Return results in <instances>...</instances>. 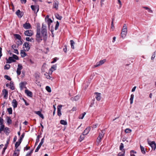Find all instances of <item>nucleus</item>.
I'll return each instance as SVG.
<instances>
[{
	"label": "nucleus",
	"mask_w": 156,
	"mask_h": 156,
	"mask_svg": "<svg viewBox=\"0 0 156 156\" xmlns=\"http://www.w3.org/2000/svg\"><path fill=\"white\" fill-rule=\"evenodd\" d=\"M41 34L42 36L43 37V40H45L47 38V31L46 29V26H45L44 24H42L41 29Z\"/></svg>",
	"instance_id": "1"
},
{
	"label": "nucleus",
	"mask_w": 156,
	"mask_h": 156,
	"mask_svg": "<svg viewBox=\"0 0 156 156\" xmlns=\"http://www.w3.org/2000/svg\"><path fill=\"white\" fill-rule=\"evenodd\" d=\"M36 40L38 43L40 42L42 40L41 35L40 29H37L36 35Z\"/></svg>",
	"instance_id": "2"
},
{
	"label": "nucleus",
	"mask_w": 156,
	"mask_h": 156,
	"mask_svg": "<svg viewBox=\"0 0 156 156\" xmlns=\"http://www.w3.org/2000/svg\"><path fill=\"white\" fill-rule=\"evenodd\" d=\"M147 141L148 144L151 147L152 149L155 150L156 148V144L154 141H151L149 139H147Z\"/></svg>",
	"instance_id": "3"
},
{
	"label": "nucleus",
	"mask_w": 156,
	"mask_h": 156,
	"mask_svg": "<svg viewBox=\"0 0 156 156\" xmlns=\"http://www.w3.org/2000/svg\"><path fill=\"white\" fill-rule=\"evenodd\" d=\"M2 94L3 96L4 99H7L8 94V92L7 90L5 89H3L2 91Z\"/></svg>",
	"instance_id": "4"
},
{
	"label": "nucleus",
	"mask_w": 156,
	"mask_h": 156,
	"mask_svg": "<svg viewBox=\"0 0 156 156\" xmlns=\"http://www.w3.org/2000/svg\"><path fill=\"white\" fill-rule=\"evenodd\" d=\"M4 120L1 117H0V133L3 131L4 128V125H3Z\"/></svg>",
	"instance_id": "5"
},
{
	"label": "nucleus",
	"mask_w": 156,
	"mask_h": 156,
	"mask_svg": "<svg viewBox=\"0 0 156 156\" xmlns=\"http://www.w3.org/2000/svg\"><path fill=\"white\" fill-rule=\"evenodd\" d=\"M24 34L25 36L31 37L33 34V32L31 30H28L25 31Z\"/></svg>",
	"instance_id": "6"
},
{
	"label": "nucleus",
	"mask_w": 156,
	"mask_h": 156,
	"mask_svg": "<svg viewBox=\"0 0 156 156\" xmlns=\"http://www.w3.org/2000/svg\"><path fill=\"white\" fill-rule=\"evenodd\" d=\"M30 43L29 42H25L23 44V46L25 48L24 51H28L30 49Z\"/></svg>",
	"instance_id": "7"
},
{
	"label": "nucleus",
	"mask_w": 156,
	"mask_h": 156,
	"mask_svg": "<svg viewBox=\"0 0 156 156\" xmlns=\"http://www.w3.org/2000/svg\"><path fill=\"white\" fill-rule=\"evenodd\" d=\"M23 66L20 64H18L17 69L16 73L18 75H20L21 74V70L22 69Z\"/></svg>",
	"instance_id": "8"
},
{
	"label": "nucleus",
	"mask_w": 156,
	"mask_h": 156,
	"mask_svg": "<svg viewBox=\"0 0 156 156\" xmlns=\"http://www.w3.org/2000/svg\"><path fill=\"white\" fill-rule=\"evenodd\" d=\"M31 8L33 11L35 13H37L39 10L38 6H35L33 5H31Z\"/></svg>",
	"instance_id": "9"
},
{
	"label": "nucleus",
	"mask_w": 156,
	"mask_h": 156,
	"mask_svg": "<svg viewBox=\"0 0 156 156\" xmlns=\"http://www.w3.org/2000/svg\"><path fill=\"white\" fill-rule=\"evenodd\" d=\"M106 61V59H104L102 60H101L99 62L96 63V64L94 65V67H96L103 64Z\"/></svg>",
	"instance_id": "10"
},
{
	"label": "nucleus",
	"mask_w": 156,
	"mask_h": 156,
	"mask_svg": "<svg viewBox=\"0 0 156 156\" xmlns=\"http://www.w3.org/2000/svg\"><path fill=\"white\" fill-rule=\"evenodd\" d=\"M44 138H43L41 139V141L40 143L38 145V146L37 147L36 149H35V152H37L39 150L41 147V146L44 143Z\"/></svg>",
	"instance_id": "11"
},
{
	"label": "nucleus",
	"mask_w": 156,
	"mask_h": 156,
	"mask_svg": "<svg viewBox=\"0 0 156 156\" xmlns=\"http://www.w3.org/2000/svg\"><path fill=\"white\" fill-rule=\"evenodd\" d=\"M27 84V82L26 81L22 82L19 84L21 90H22L24 88V87Z\"/></svg>",
	"instance_id": "12"
},
{
	"label": "nucleus",
	"mask_w": 156,
	"mask_h": 156,
	"mask_svg": "<svg viewBox=\"0 0 156 156\" xmlns=\"http://www.w3.org/2000/svg\"><path fill=\"white\" fill-rule=\"evenodd\" d=\"M25 93L28 96L31 97L33 96L32 93L27 89L25 90Z\"/></svg>",
	"instance_id": "13"
},
{
	"label": "nucleus",
	"mask_w": 156,
	"mask_h": 156,
	"mask_svg": "<svg viewBox=\"0 0 156 156\" xmlns=\"http://www.w3.org/2000/svg\"><path fill=\"white\" fill-rule=\"evenodd\" d=\"M23 27L26 29H29L31 27V25L29 23H26L23 25Z\"/></svg>",
	"instance_id": "14"
},
{
	"label": "nucleus",
	"mask_w": 156,
	"mask_h": 156,
	"mask_svg": "<svg viewBox=\"0 0 156 156\" xmlns=\"http://www.w3.org/2000/svg\"><path fill=\"white\" fill-rule=\"evenodd\" d=\"M12 104L14 108H15L17 106L18 103L16 101L15 99L13 100Z\"/></svg>",
	"instance_id": "15"
},
{
	"label": "nucleus",
	"mask_w": 156,
	"mask_h": 156,
	"mask_svg": "<svg viewBox=\"0 0 156 156\" xmlns=\"http://www.w3.org/2000/svg\"><path fill=\"white\" fill-rule=\"evenodd\" d=\"M3 131H4L5 133L7 135H9L10 132V129L7 127H4Z\"/></svg>",
	"instance_id": "16"
},
{
	"label": "nucleus",
	"mask_w": 156,
	"mask_h": 156,
	"mask_svg": "<svg viewBox=\"0 0 156 156\" xmlns=\"http://www.w3.org/2000/svg\"><path fill=\"white\" fill-rule=\"evenodd\" d=\"M7 63H10L12 62H14L15 60L13 59V58L12 57H9L8 59H7Z\"/></svg>",
	"instance_id": "17"
},
{
	"label": "nucleus",
	"mask_w": 156,
	"mask_h": 156,
	"mask_svg": "<svg viewBox=\"0 0 156 156\" xmlns=\"http://www.w3.org/2000/svg\"><path fill=\"white\" fill-rule=\"evenodd\" d=\"M16 13L19 17L20 18L22 17L23 15V13L22 12H21L20 10H18L16 11Z\"/></svg>",
	"instance_id": "18"
},
{
	"label": "nucleus",
	"mask_w": 156,
	"mask_h": 156,
	"mask_svg": "<svg viewBox=\"0 0 156 156\" xmlns=\"http://www.w3.org/2000/svg\"><path fill=\"white\" fill-rule=\"evenodd\" d=\"M20 150L19 149H15L14 151L13 156H18L20 154Z\"/></svg>",
	"instance_id": "19"
},
{
	"label": "nucleus",
	"mask_w": 156,
	"mask_h": 156,
	"mask_svg": "<svg viewBox=\"0 0 156 156\" xmlns=\"http://www.w3.org/2000/svg\"><path fill=\"white\" fill-rule=\"evenodd\" d=\"M90 127H88L87 128L83 133V135H87L89 133V131L90 130Z\"/></svg>",
	"instance_id": "20"
},
{
	"label": "nucleus",
	"mask_w": 156,
	"mask_h": 156,
	"mask_svg": "<svg viewBox=\"0 0 156 156\" xmlns=\"http://www.w3.org/2000/svg\"><path fill=\"white\" fill-rule=\"evenodd\" d=\"M105 133L104 130L101 131V132L99 134V136L98 137L99 138V139H102L105 134Z\"/></svg>",
	"instance_id": "21"
},
{
	"label": "nucleus",
	"mask_w": 156,
	"mask_h": 156,
	"mask_svg": "<svg viewBox=\"0 0 156 156\" xmlns=\"http://www.w3.org/2000/svg\"><path fill=\"white\" fill-rule=\"evenodd\" d=\"M34 113L38 115L42 119H44V117L43 115L41 113V112L40 111H35Z\"/></svg>",
	"instance_id": "22"
},
{
	"label": "nucleus",
	"mask_w": 156,
	"mask_h": 156,
	"mask_svg": "<svg viewBox=\"0 0 156 156\" xmlns=\"http://www.w3.org/2000/svg\"><path fill=\"white\" fill-rule=\"evenodd\" d=\"M95 93L96 94L95 98L98 101H100L101 98L100 96V94L97 92H96Z\"/></svg>",
	"instance_id": "23"
},
{
	"label": "nucleus",
	"mask_w": 156,
	"mask_h": 156,
	"mask_svg": "<svg viewBox=\"0 0 156 156\" xmlns=\"http://www.w3.org/2000/svg\"><path fill=\"white\" fill-rule=\"evenodd\" d=\"M57 66L56 65H54L51 66L50 69V70L52 73L53 72L56 70Z\"/></svg>",
	"instance_id": "24"
},
{
	"label": "nucleus",
	"mask_w": 156,
	"mask_h": 156,
	"mask_svg": "<svg viewBox=\"0 0 156 156\" xmlns=\"http://www.w3.org/2000/svg\"><path fill=\"white\" fill-rule=\"evenodd\" d=\"M127 33V31H122L121 33V36L124 38L125 37Z\"/></svg>",
	"instance_id": "25"
},
{
	"label": "nucleus",
	"mask_w": 156,
	"mask_h": 156,
	"mask_svg": "<svg viewBox=\"0 0 156 156\" xmlns=\"http://www.w3.org/2000/svg\"><path fill=\"white\" fill-rule=\"evenodd\" d=\"M26 40L27 41L31 42H34V38L32 37L30 38L29 37H27L26 38Z\"/></svg>",
	"instance_id": "26"
},
{
	"label": "nucleus",
	"mask_w": 156,
	"mask_h": 156,
	"mask_svg": "<svg viewBox=\"0 0 156 156\" xmlns=\"http://www.w3.org/2000/svg\"><path fill=\"white\" fill-rule=\"evenodd\" d=\"M7 122L8 124H10L12 123V121L10 118L8 116L6 117Z\"/></svg>",
	"instance_id": "27"
},
{
	"label": "nucleus",
	"mask_w": 156,
	"mask_h": 156,
	"mask_svg": "<svg viewBox=\"0 0 156 156\" xmlns=\"http://www.w3.org/2000/svg\"><path fill=\"white\" fill-rule=\"evenodd\" d=\"M21 56L22 57H25L27 54L23 50H21L20 51Z\"/></svg>",
	"instance_id": "28"
},
{
	"label": "nucleus",
	"mask_w": 156,
	"mask_h": 156,
	"mask_svg": "<svg viewBox=\"0 0 156 156\" xmlns=\"http://www.w3.org/2000/svg\"><path fill=\"white\" fill-rule=\"evenodd\" d=\"M14 36L17 39L20 40L21 39V36L20 35L18 34H14Z\"/></svg>",
	"instance_id": "29"
},
{
	"label": "nucleus",
	"mask_w": 156,
	"mask_h": 156,
	"mask_svg": "<svg viewBox=\"0 0 156 156\" xmlns=\"http://www.w3.org/2000/svg\"><path fill=\"white\" fill-rule=\"evenodd\" d=\"M58 2H55L53 3V7L55 8L56 9H58Z\"/></svg>",
	"instance_id": "30"
},
{
	"label": "nucleus",
	"mask_w": 156,
	"mask_h": 156,
	"mask_svg": "<svg viewBox=\"0 0 156 156\" xmlns=\"http://www.w3.org/2000/svg\"><path fill=\"white\" fill-rule=\"evenodd\" d=\"M134 97V95L133 94H132L131 95L130 98V104H132L133 103V99Z\"/></svg>",
	"instance_id": "31"
},
{
	"label": "nucleus",
	"mask_w": 156,
	"mask_h": 156,
	"mask_svg": "<svg viewBox=\"0 0 156 156\" xmlns=\"http://www.w3.org/2000/svg\"><path fill=\"white\" fill-rule=\"evenodd\" d=\"M70 43L71 48L73 49H74V45L75 44L74 41L72 40H71L70 41Z\"/></svg>",
	"instance_id": "32"
},
{
	"label": "nucleus",
	"mask_w": 156,
	"mask_h": 156,
	"mask_svg": "<svg viewBox=\"0 0 156 156\" xmlns=\"http://www.w3.org/2000/svg\"><path fill=\"white\" fill-rule=\"evenodd\" d=\"M55 17L58 20H61L62 17L60 16L58 14L56 13L55 14Z\"/></svg>",
	"instance_id": "33"
},
{
	"label": "nucleus",
	"mask_w": 156,
	"mask_h": 156,
	"mask_svg": "<svg viewBox=\"0 0 156 156\" xmlns=\"http://www.w3.org/2000/svg\"><path fill=\"white\" fill-rule=\"evenodd\" d=\"M140 148L142 153L144 154H145V151L144 150V147L141 145H140Z\"/></svg>",
	"instance_id": "34"
},
{
	"label": "nucleus",
	"mask_w": 156,
	"mask_h": 156,
	"mask_svg": "<svg viewBox=\"0 0 156 156\" xmlns=\"http://www.w3.org/2000/svg\"><path fill=\"white\" fill-rule=\"evenodd\" d=\"M60 123L64 125H66L67 124V122L64 120H61L60 121Z\"/></svg>",
	"instance_id": "35"
},
{
	"label": "nucleus",
	"mask_w": 156,
	"mask_h": 156,
	"mask_svg": "<svg viewBox=\"0 0 156 156\" xmlns=\"http://www.w3.org/2000/svg\"><path fill=\"white\" fill-rule=\"evenodd\" d=\"M85 114L86 113L85 112H83V113H82L79 116V118L80 119H83Z\"/></svg>",
	"instance_id": "36"
},
{
	"label": "nucleus",
	"mask_w": 156,
	"mask_h": 156,
	"mask_svg": "<svg viewBox=\"0 0 156 156\" xmlns=\"http://www.w3.org/2000/svg\"><path fill=\"white\" fill-rule=\"evenodd\" d=\"M130 156H135L134 154L135 153H136V152L134 150H131L130 151Z\"/></svg>",
	"instance_id": "37"
},
{
	"label": "nucleus",
	"mask_w": 156,
	"mask_h": 156,
	"mask_svg": "<svg viewBox=\"0 0 156 156\" xmlns=\"http://www.w3.org/2000/svg\"><path fill=\"white\" fill-rule=\"evenodd\" d=\"M9 87L10 89L12 90H14L15 87L13 83H12L11 82L10 83Z\"/></svg>",
	"instance_id": "38"
},
{
	"label": "nucleus",
	"mask_w": 156,
	"mask_h": 156,
	"mask_svg": "<svg viewBox=\"0 0 156 156\" xmlns=\"http://www.w3.org/2000/svg\"><path fill=\"white\" fill-rule=\"evenodd\" d=\"M7 111L9 114H12V109L11 108H7Z\"/></svg>",
	"instance_id": "39"
},
{
	"label": "nucleus",
	"mask_w": 156,
	"mask_h": 156,
	"mask_svg": "<svg viewBox=\"0 0 156 156\" xmlns=\"http://www.w3.org/2000/svg\"><path fill=\"white\" fill-rule=\"evenodd\" d=\"M45 89L49 93H50L51 92V88L48 86H47L46 87Z\"/></svg>",
	"instance_id": "40"
},
{
	"label": "nucleus",
	"mask_w": 156,
	"mask_h": 156,
	"mask_svg": "<svg viewBox=\"0 0 156 156\" xmlns=\"http://www.w3.org/2000/svg\"><path fill=\"white\" fill-rule=\"evenodd\" d=\"M59 22L58 21H57L56 22V25L55 27V30H57L58 27L59 26Z\"/></svg>",
	"instance_id": "41"
},
{
	"label": "nucleus",
	"mask_w": 156,
	"mask_h": 156,
	"mask_svg": "<svg viewBox=\"0 0 156 156\" xmlns=\"http://www.w3.org/2000/svg\"><path fill=\"white\" fill-rule=\"evenodd\" d=\"M44 75L45 76H46V78L48 79H51V80H52L51 77L49 75H48V74H45Z\"/></svg>",
	"instance_id": "42"
},
{
	"label": "nucleus",
	"mask_w": 156,
	"mask_h": 156,
	"mask_svg": "<svg viewBox=\"0 0 156 156\" xmlns=\"http://www.w3.org/2000/svg\"><path fill=\"white\" fill-rule=\"evenodd\" d=\"M125 131L126 133H131L132 130L129 129L127 128L125 130Z\"/></svg>",
	"instance_id": "43"
},
{
	"label": "nucleus",
	"mask_w": 156,
	"mask_h": 156,
	"mask_svg": "<svg viewBox=\"0 0 156 156\" xmlns=\"http://www.w3.org/2000/svg\"><path fill=\"white\" fill-rule=\"evenodd\" d=\"M4 77L6 79L9 80H11V79L10 78L9 76L7 75H5L4 76Z\"/></svg>",
	"instance_id": "44"
},
{
	"label": "nucleus",
	"mask_w": 156,
	"mask_h": 156,
	"mask_svg": "<svg viewBox=\"0 0 156 156\" xmlns=\"http://www.w3.org/2000/svg\"><path fill=\"white\" fill-rule=\"evenodd\" d=\"M20 144L18 142H16L15 144V149H18V146L20 145Z\"/></svg>",
	"instance_id": "45"
},
{
	"label": "nucleus",
	"mask_w": 156,
	"mask_h": 156,
	"mask_svg": "<svg viewBox=\"0 0 156 156\" xmlns=\"http://www.w3.org/2000/svg\"><path fill=\"white\" fill-rule=\"evenodd\" d=\"M10 67V66L9 64H6L4 66V69H8Z\"/></svg>",
	"instance_id": "46"
},
{
	"label": "nucleus",
	"mask_w": 156,
	"mask_h": 156,
	"mask_svg": "<svg viewBox=\"0 0 156 156\" xmlns=\"http://www.w3.org/2000/svg\"><path fill=\"white\" fill-rule=\"evenodd\" d=\"M84 135H83V133L82 135L80 136L79 140L80 141H82L83 139L84 138Z\"/></svg>",
	"instance_id": "47"
},
{
	"label": "nucleus",
	"mask_w": 156,
	"mask_h": 156,
	"mask_svg": "<svg viewBox=\"0 0 156 156\" xmlns=\"http://www.w3.org/2000/svg\"><path fill=\"white\" fill-rule=\"evenodd\" d=\"M40 136L38 135L37 136V138L36 140V142L35 144V145H37L39 140Z\"/></svg>",
	"instance_id": "48"
},
{
	"label": "nucleus",
	"mask_w": 156,
	"mask_h": 156,
	"mask_svg": "<svg viewBox=\"0 0 156 156\" xmlns=\"http://www.w3.org/2000/svg\"><path fill=\"white\" fill-rule=\"evenodd\" d=\"M124 147V145L123 143H121L119 147V149L120 150H122Z\"/></svg>",
	"instance_id": "49"
},
{
	"label": "nucleus",
	"mask_w": 156,
	"mask_h": 156,
	"mask_svg": "<svg viewBox=\"0 0 156 156\" xmlns=\"http://www.w3.org/2000/svg\"><path fill=\"white\" fill-rule=\"evenodd\" d=\"M10 140L9 139H7L6 141V143L5 144V147L6 146V147L7 148L8 147V145L9 144V142Z\"/></svg>",
	"instance_id": "50"
},
{
	"label": "nucleus",
	"mask_w": 156,
	"mask_h": 156,
	"mask_svg": "<svg viewBox=\"0 0 156 156\" xmlns=\"http://www.w3.org/2000/svg\"><path fill=\"white\" fill-rule=\"evenodd\" d=\"M13 58V59L16 60H18V57L15 55H13V57H12Z\"/></svg>",
	"instance_id": "51"
},
{
	"label": "nucleus",
	"mask_w": 156,
	"mask_h": 156,
	"mask_svg": "<svg viewBox=\"0 0 156 156\" xmlns=\"http://www.w3.org/2000/svg\"><path fill=\"white\" fill-rule=\"evenodd\" d=\"M101 139H99V138L98 137L97 140V142L98 144H99L101 142Z\"/></svg>",
	"instance_id": "52"
},
{
	"label": "nucleus",
	"mask_w": 156,
	"mask_h": 156,
	"mask_svg": "<svg viewBox=\"0 0 156 156\" xmlns=\"http://www.w3.org/2000/svg\"><path fill=\"white\" fill-rule=\"evenodd\" d=\"M32 151H31L27 153V154H26V156H31V154L32 153Z\"/></svg>",
	"instance_id": "53"
},
{
	"label": "nucleus",
	"mask_w": 156,
	"mask_h": 156,
	"mask_svg": "<svg viewBox=\"0 0 156 156\" xmlns=\"http://www.w3.org/2000/svg\"><path fill=\"white\" fill-rule=\"evenodd\" d=\"M79 98V96H75L74 98V100H75L76 101H77Z\"/></svg>",
	"instance_id": "54"
},
{
	"label": "nucleus",
	"mask_w": 156,
	"mask_h": 156,
	"mask_svg": "<svg viewBox=\"0 0 156 156\" xmlns=\"http://www.w3.org/2000/svg\"><path fill=\"white\" fill-rule=\"evenodd\" d=\"M7 148L6 147H4L3 148L2 152V154H3L5 152V150Z\"/></svg>",
	"instance_id": "55"
},
{
	"label": "nucleus",
	"mask_w": 156,
	"mask_h": 156,
	"mask_svg": "<svg viewBox=\"0 0 156 156\" xmlns=\"http://www.w3.org/2000/svg\"><path fill=\"white\" fill-rule=\"evenodd\" d=\"M125 153V151H124L122 154L119 153L118 154V156H124Z\"/></svg>",
	"instance_id": "56"
},
{
	"label": "nucleus",
	"mask_w": 156,
	"mask_h": 156,
	"mask_svg": "<svg viewBox=\"0 0 156 156\" xmlns=\"http://www.w3.org/2000/svg\"><path fill=\"white\" fill-rule=\"evenodd\" d=\"M20 0V1L21 3L22 4H25L27 2L26 0Z\"/></svg>",
	"instance_id": "57"
},
{
	"label": "nucleus",
	"mask_w": 156,
	"mask_h": 156,
	"mask_svg": "<svg viewBox=\"0 0 156 156\" xmlns=\"http://www.w3.org/2000/svg\"><path fill=\"white\" fill-rule=\"evenodd\" d=\"M62 107V105H59L57 107V111H61Z\"/></svg>",
	"instance_id": "58"
},
{
	"label": "nucleus",
	"mask_w": 156,
	"mask_h": 156,
	"mask_svg": "<svg viewBox=\"0 0 156 156\" xmlns=\"http://www.w3.org/2000/svg\"><path fill=\"white\" fill-rule=\"evenodd\" d=\"M57 114H58V115L60 116L61 115V111H57Z\"/></svg>",
	"instance_id": "59"
},
{
	"label": "nucleus",
	"mask_w": 156,
	"mask_h": 156,
	"mask_svg": "<svg viewBox=\"0 0 156 156\" xmlns=\"http://www.w3.org/2000/svg\"><path fill=\"white\" fill-rule=\"evenodd\" d=\"M25 136V133H23L22 135H21V137H20V138L22 140V139Z\"/></svg>",
	"instance_id": "60"
},
{
	"label": "nucleus",
	"mask_w": 156,
	"mask_h": 156,
	"mask_svg": "<svg viewBox=\"0 0 156 156\" xmlns=\"http://www.w3.org/2000/svg\"><path fill=\"white\" fill-rule=\"evenodd\" d=\"M14 52L16 54H19L18 51L16 49H14Z\"/></svg>",
	"instance_id": "61"
},
{
	"label": "nucleus",
	"mask_w": 156,
	"mask_h": 156,
	"mask_svg": "<svg viewBox=\"0 0 156 156\" xmlns=\"http://www.w3.org/2000/svg\"><path fill=\"white\" fill-rule=\"evenodd\" d=\"M118 2L119 4L120 5L119 7L121 8V6H122V3L120 1V0H118Z\"/></svg>",
	"instance_id": "62"
},
{
	"label": "nucleus",
	"mask_w": 156,
	"mask_h": 156,
	"mask_svg": "<svg viewBox=\"0 0 156 156\" xmlns=\"http://www.w3.org/2000/svg\"><path fill=\"white\" fill-rule=\"evenodd\" d=\"M155 57V54H154L151 57V59L152 60H153L154 59Z\"/></svg>",
	"instance_id": "63"
},
{
	"label": "nucleus",
	"mask_w": 156,
	"mask_h": 156,
	"mask_svg": "<svg viewBox=\"0 0 156 156\" xmlns=\"http://www.w3.org/2000/svg\"><path fill=\"white\" fill-rule=\"evenodd\" d=\"M136 86H135L132 89V92H134L135 91V90L136 89Z\"/></svg>",
	"instance_id": "64"
}]
</instances>
